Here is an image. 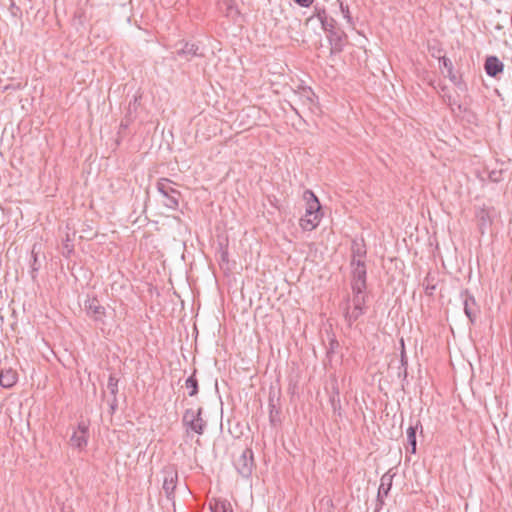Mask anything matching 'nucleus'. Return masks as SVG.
<instances>
[{
    "label": "nucleus",
    "mask_w": 512,
    "mask_h": 512,
    "mask_svg": "<svg viewBox=\"0 0 512 512\" xmlns=\"http://www.w3.org/2000/svg\"><path fill=\"white\" fill-rule=\"evenodd\" d=\"M292 110L300 117L307 112L314 114L319 108L316 96L311 88L302 87L294 92L293 103H290Z\"/></svg>",
    "instance_id": "obj_1"
},
{
    "label": "nucleus",
    "mask_w": 512,
    "mask_h": 512,
    "mask_svg": "<svg viewBox=\"0 0 512 512\" xmlns=\"http://www.w3.org/2000/svg\"><path fill=\"white\" fill-rule=\"evenodd\" d=\"M203 408L199 406L197 409L188 408L184 411L182 416V425L185 428L186 435L189 437L192 434L203 435L207 422L202 417Z\"/></svg>",
    "instance_id": "obj_2"
},
{
    "label": "nucleus",
    "mask_w": 512,
    "mask_h": 512,
    "mask_svg": "<svg viewBox=\"0 0 512 512\" xmlns=\"http://www.w3.org/2000/svg\"><path fill=\"white\" fill-rule=\"evenodd\" d=\"M175 186L176 183L168 178H160L156 183L157 191L164 198V206L173 211L178 209L181 198V192Z\"/></svg>",
    "instance_id": "obj_3"
},
{
    "label": "nucleus",
    "mask_w": 512,
    "mask_h": 512,
    "mask_svg": "<svg viewBox=\"0 0 512 512\" xmlns=\"http://www.w3.org/2000/svg\"><path fill=\"white\" fill-rule=\"evenodd\" d=\"M353 292V308L350 309V307L347 305L345 309V320L347 321L349 326H352V324L359 319L360 316H362L365 313L366 310V294L365 292Z\"/></svg>",
    "instance_id": "obj_4"
},
{
    "label": "nucleus",
    "mask_w": 512,
    "mask_h": 512,
    "mask_svg": "<svg viewBox=\"0 0 512 512\" xmlns=\"http://www.w3.org/2000/svg\"><path fill=\"white\" fill-rule=\"evenodd\" d=\"M234 466L242 477H250L255 467L252 449H243L238 457L235 458Z\"/></svg>",
    "instance_id": "obj_5"
},
{
    "label": "nucleus",
    "mask_w": 512,
    "mask_h": 512,
    "mask_svg": "<svg viewBox=\"0 0 512 512\" xmlns=\"http://www.w3.org/2000/svg\"><path fill=\"white\" fill-rule=\"evenodd\" d=\"M351 266V288L352 291L359 292H365L367 288V269H366V263L362 262L359 263L357 261L356 263H350Z\"/></svg>",
    "instance_id": "obj_6"
},
{
    "label": "nucleus",
    "mask_w": 512,
    "mask_h": 512,
    "mask_svg": "<svg viewBox=\"0 0 512 512\" xmlns=\"http://www.w3.org/2000/svg\"><path fill=\"white\" fill-rule=\"evenodd\" d=\"M85 311L86 314L99 326L103 329V326L106 325V308L101 305L100 301L97 298L88 299L85 302Z\"/></svg>",
    "instance_id": "obj_7"
},
{
    "label": "nucleus",
    "mask_w": 512,
    "mask_h": 512,
    "mask_svg": "<svg viewBox=\"0 0 512 512\" xmlns=\"http://www.w3.org/2000/svg\"><path fill=\"white\" fill-rule=\"evenodd\" d=\"M163 490L169 500L174 499V493L178 482V471L174 465L167 466L163 469Z\"/></svg>",
    "instance_id": "obj_8"
},
{
    "label": "nucleus",
    "mask_w": 512,
    "mask_h": 512,
    "mask_svg": "<svg viewBox=\"0 0 512 512\" xmlns=\"http://www.w3.org/2000/svg\"><path fill=\"white\" fill-rule=\"evenodd\" d=\"M461 298L463 300L464 312L469 321L474 324L480 313L479 306L477 305L473 295L468 290L461 292Z\"/></svg>",
    "instance_id": "obj_9"
},
{
    "label": "nucleus",
    "mask_w": 512,
    "mask_h": 512,
    "mask_svg": "<svg viewBox=\"0 0 512 512\" xmlns=\"http://www.w3.org/2000/svg\"><path fill=\"white\" fill-rule=\"evenodd\" d=\"M89 435V425L85 421H80L77 430L70 437V445L74 448L82 449L86 447Z\"/></svg>",
    "instance_id": "obj_10"
},
{
    "label": "nucleus",
    "mask_w": 512,
    "mask_h": 512,
    "mask_svg": "<svg viewBox=\"0 0 512 512\" xmlns=\"http://www.w3.org/2000/svg\"><path fill=\"white\" fill-rule=\"evenodd\" d=\"M182 46L176 50V55L180 58H184L187 61L192 60L194 57H204L203 52L196 43L184 42L180 43Z\"/></svg>",
    "instance_id": "obj_11"
},
{
    "label": "nucleus",
    "mask_w": 512,
    "mask_h": 512,
    "mask_svg": "<svg viewBox=\"0 0 512 512\" xmlns=\"http://www.w3.org/2000/svg\"><path fill=\"white\" fill-rule=\"evenodd\" d=\"M303 198L306 201L307 216H320L321 205L316 195L311 190L304 191Z\"/></svg>",
    "instance_id": "obj_12"
},
{
    "label": "nucleus",
    "mask_w": 512,
    "mask_h": 512,
    "mask_svg": "<svg viewBox=\"0 0 512 512\" xmlns=\"http://www.w3.org/2000/svg\"><path fill=\"white\" fill-rule=\"evenodd\" d=\"M394 476L395 474H391V470H389L381 477L380 486L377 494V502L380 506L384 504L383 496H387L392 487Z\"/></svg>",
    "instance_id": "obj_13"
},
{
    "label": "nucleus",
    "mask_w": 512,
    "mask_h": 512,
    "mask_svg": "<svg viewBox=\"0 0 512 512\" xmlns=\"http://www.w3.org/2000/svg\"><path fill=\"white\" fill-rule=\"evenodd\" d=\"M346 38L347 37H346L345 33L339 29L329 32L328 39L331 44V52L332 53L341 52L344 48Z\"/></svg>",
    "instance_id": "obj_14"
},
{
    "label": "nucleus",
    "mask_w": 512,
    "mask_h": 512,
    "mask_svg": "<svg viewBox=\"0 0 512 512\" xmlns=\"http://www.w3.org/2000/svg\"><path fill=\"white\" fill-rule=\"evenodd\" d=\"M366 246L363 240H353L351 243V262L350 263H356L359 261V263L365 262L366 258Z\"/></svg>",
    "instance_id": "obj_15"
},
{
    "label": "nucleus",
    "mask_w": 512,
    "mask_h": 512,
    "mask_svg": "<svg viewBox=\"0 0 512 512\" xmlns=\"http://www.w3.org/2000/svg\"><path fill=\"white\" fill-rule=\"evenodd\" d=\"M484 68L488 76L496 77L503 71L504 64L496 56H489L486 58Z\"/></svg>",
    "instance_id": "obj_16"
},
{
    "label": "nucleus",
    "mask_w": 512,
    "mask_h": 512,
    "mask_svg": "<svg viewBox=\"0 0 512 512\" xmlns=\"http://www.w3.org/2000/svg\"><path fill=\"white\" fill-rule=\"evenodd\" d=\"M477 225L481 234H484L492 223L489 209L482 207L476 213Z\"/></svg>",
    "instance_id": "obj_17"
},
{
    "label": "nucleus",
    "mask_w": 512,
    "mask_h": 512,
    "mask_svg": "<svg viewBox=\"0 0 512 512\" xmlns=\"http://www.w3.org/2000/svg\"><path fill=\"white\" fill-rule=\"evenodd\" d=\"M281 407L279 406V397L270 394L269 396V419L272 425L280 422Z\"/></svg>",
    "instance_id": "obj_18"
},
{
    "label": "nucleus",
    "mask_w": 512,
    "mask_h": 512,
    "mask_svg": "<svg viewBox=\"0 0 512 512\" xmlns=\"http://www.w3.org/2000/svg\"><path fill=\"white\" fill-rule=\"evenodd\" d=\"M18 380V374L15 370L8 368L2 369L0 372V385L3 388L13 387Z\"/></svg>",
    "instance_id": "obj_19"
},
{
    "label": "nucleus",
    "mask_w": 512,
    "mask_h": 512,
    "mask_svg": "<svg viewBox=\"0 0 512 512\" xmlns=\"http://www.w3.org/2000/svg\"><path fill=\"white\" fill-rule=\"evenodd\" d=\"M319 221V215L307 216V213H305V215L300 219L299 224L304 231H312L318 226Z\"/></svg>",
    "instance_id": "obj_20"
},
{
    "label": "nucleus",
    "mask_w": 512,
    "mask_h": 512,
    "mask_svg": "<svg viewBox=\"0 0 512 512\" xmlns=\"http://www.w3.org/2000/svg\"><path fill=\"white\" fill-rule=\"evenodd\" d=\"M440 63H442L443 67L447 70V77L450 79V81L455 85H459L461 78L454 72L451 60L444 56L440 59Z\"/></svg>",
    "instance_id": "obj_21"
},
{
    "label": "nucleus",
    "mask_w": 512,
    "mask_h": 512,
    "mask_svg": "<svg viewBox=\"0 0 512 512\" xmlns=\"http://www.w3.org/2000/svg\"><path fill=\"white\" fill-rule=\"evenodd\" d=\"M196 372L197 371L195 369L193 373L185 381V387L189 390L188 395L190 397L196 396L199 391V384L196 378Z\"/></svg>",
    "instance_id": "obj_22"
},
{
    "label": "nucleus",
    "mask_w": 512,
    "mask_h": 512,
    "mask_svg": "<svg viewBox=\"0 0 512 512\" xmlns=\"http://www.w3.org/2000/svg\"><path fill=\"white\" fill-rule=\"evenodd\" d=\"M75 233H72V236L69 233H66L65 239L62 241V255L66 258H69L71 254L74 252V240Z\"/></svg>",
    "instance_id": "obj_23"
},
{
    "label": "nucleus",
    "mask_w": 512,
    "mask_h": 512,
    "mask_svg": "<svg viewBox=\"0 0 512 512\" xmlns=\"http://www.w3.org/2000/svg\"><path fill=\"white\" fill-rule=\"evenodd\" d=\"M418 425H421L420 422L418 421L416 423L415 426H410L408 429H407V442H408V445L410 446V452L412 454L416 453V432H417V428H418ZM422 428V426H420Z\"/></svg>",
    "instance_id": "obj_24"
},
{
    "label": "nucleus",
    "mask_w": 512,
    "mask_h": 512,
    "mask_svg": "<svg viewBox=\"0 0 512 512\" xmlns=\"http://www.w3.org/2000/svg\"><path fill=\"white\" fill-rule=\"evenodd\" d=\"M422 285L424 287L426 295L432 296L437 287V283L435 282V277L432 276L430 273H428L427 276L425 277Z\"/></svg>",
    "instance_id": "obj_25"
},
{
    "label": "nucleus",
    "mask_w": 512,
    "mask_h": 512,
    "mask_svg": "<svg viewBox=\"0 0 512 512\" xmlns=\"http://www.w3.org/2000/svg\"><path fill=\"white\" fill-rule=\"evenodd\" d=\"M119 379L111 374L108 378L107 389L112 396H117Z\"/></svg>",
    "instance_id": "obj_26"
},
{
    "label": "nucleus",
    "mask_w": 512,
    "mask_h": 512,
    "mask_svg": "<svg viewBox=\"0 0 512 512\" xmlns=\"http://www.w3.org/2000/svg\"><path fill=\"white\" fill-rule=\"evenodd\" d=\"M340 10L341 13L343 14V17L346 19L347 23L353 26L354 22L349 10V6L347 4H344L343 2H340Z\"/></svg>",
    "instance_id": "obj_27"
},
{
    "label": "nucleus",
    "mask_w": 512,
    "mask_h": 512,
    "mask_svg": "<svg viewBox=\"0 0 512 512\" xmlns=\"http://www.w3.org/2000/svg\"><path fill=\"white\" fill-rule=\"evenodd\" d=\"M339 342L338 340L332 336L330 339H329V345H328V348H327V357L328 358H331L332 354L335 353V351L339 348Z\"/></svg>",
    "instance_id": "obj_28"
},
{
    "label": "nucleus",
    "mask_w": 512,
    "mask_h": 512,
    "mask_svg": "<svg viewBox=\"0 0 512 512\" xmlns=\"http://www.w3.org/2000/svg\"><path fill=\"white\" fill-rule=\"evenodd\" d=\"M336 21L332 17H327V20L322 21L321 26L327 32H331L336 30L335 28Z\"/></svg>",
    "instance_id": "obj_29"
},
{
    "label": "nucleus",
    "mask_w": 512,
    "mask_h": 512,
    "mask_svg": "<svg viewBox=\"0 0 512 512\" xmlns=\"http://www.w3.org/2000/svg\"><path fill=\"white\" fill-rule=\"evenodd\" d=\"M212 512H233L231 504L228 501H223L215 508L211 507Z\"/></svg>",
    "instance_id": "obj_30"
},
{
    "label": "nucleus",
    "mask_w": 512,
    "mask_h": 512,
    "mask_svg": "<svg viewBox=\"0 0 512 512\" xmlns=\"http://www.w3.org/2000/svg\"><path fill=\"white\" fill-rule=\"evenodd\" d=\"M314 16H316L318 18L320 23H322V21L327 20V17H328L326 10L324 8H318V7H315Z\"/></svg>",
    "instance_id": "obj_31"
},
{
    "label": "nucleus",
    "mask_w": 512,
    "mask_h": 512,
    "mask_svg": "<svg viewBox=\"0 0 512 512\" xmlns=\"http://www.w3.org/2000/svg\"><path fill=\"white\" fill-rule=\"evenodd\" d=\"M219 4L226 7V15H229L235 6V0H219Z\"/></svg>",
    "instance_id": "obj_32"
},
{
    "label": "nucleus",
    "mask_w": 512,
    "mask_h": 512,
    "mask_svg": "<svg viewBox=\"0 0 512 512\" xmlns=\"http://www.w3.org/2000/svg\"><path fill=\"white\" fill-rule=\"evenodd\" d=\"M401 346H402V350H401V365L405 367L404 369V373L406 374V366H407V357H406V353H405V348H404V340L401 339Z\"/></svg>",
    "instance_id": "obj_33"
},
{
    "label": "nucleus",
    "mask_w": 512,
    "mask_h": 512,
    "mask_svg": "<svg viewBox=\"0 0 512 512\" xmlns=\"http://www.w3.org/2000/svg\"><path fill=\"white\" fill-rule=\"evenodd\" d=\"M36 245L32 248V257H33V264H32V272H36L39 269V266H37V253L35 252Z\"/></svg>",
    "instance_id": "obj_34"
},
{
    "label": "nucleus",
    "mask_w": 512,
    "mask_h": 512,
    "mask_svg": "<svg viewBox=\"0 0 512 512\" xmlns=\"http://www.w3.org/2000/svg\"><path fill=\"white\" fill-rule=\"evenodd\" d=\"M296 4H298L301 7L308 8L310 7L314 0H293Z\"/></svg>",
    "instance_id": "obj_35"
},
{
    "label": "nucleus",
    "mask_w": 512,
    "mask_h": 512,
    "mask_svg": "<svg viewBox=\"0 0 512 512\" xmlns=\"http://www.w3.org/2000/svg\"><path fill=\"white\" fill-rule=\"evenodd\" d=\"M220 260L221 262H228V250L227 248H222L220 249Z\"/></svg>",
    "instance_id": "obj_36"
},
{
    "label": "nucleus",
    "mask_w": 512,
    "mask_h": 512,
    "mask_svg": "<svg viewBox=\"0 0 512 512\" xmlns=\"http://www.w3.org/2000/svg\"><path fill=\"white\" fill-rule=\"evenodd\" d=\"M117 405H118L117 397L113 396L112 400L110 401V408H111L112 413H114V411L116 410Z\"/></svg>",
    "instance_id": "obj_37"
},
{
    "label": "nucleus",
    "mask_w": 512,
    "mask_h": 512,
    "mask_svg": "<svg viewBox=\"0 0 512 512\" xmlns=\"http://www.w3.org/2000/svg\"><path fill=\"white\" fill-rule=\"evenodd\" d=\"M61 512H74L72 507L69 505H63L61 508Z\"/></svg>",
    "instance_id": "obj_38"
},
{
    "label": "nucleus",
    "mask_w": 512,
    "mask_h": 512,
    "mask_svg": "<svg viewBox=\"0 0 512 512\" xmlns=\"http://www.w3.org/2000/svg\"><path fill=\"white\" fill-rule=\"evenodd\" d=\"M331 402H332V406H333L334 411H336L337 408H341V405H336V402H335L334 398L331 399Z\"/></svg>",
    "instance_id": "obj_39"
},
{
    "label": "nucleus",
    "mask_w": 512,
    "mask_h": 512,
    "mask_svg": "<svg viewBox=\"0 0 512 512\" xmlns=\"http://www.w3.org/2000/svg\"><path fill=\"white\" fill-rule=\"evenodd\" d=\"M331 402H332V406H333L334 411H336L337 408H341V405H336V402H335L334 398L331 399Z\"/></svg>",
    "instance_id": "obj_40"
}]
</instances>
